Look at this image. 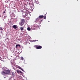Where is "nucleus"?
<instances>
[{
    "label": "nucleus",
    "instance_id": "1",
    "mask_svg": "<svg viewBox=\"0 0 80 80\" xmlns=\"http://www.w3.org/2000/svg\"><path fill=\"white\" fill-rule=\"evenodd\" d=\"M25 23V19H21V22L19 23V25L21 26H23V24H24V23Z\"/></svg>",
    "mask_w": 80,
    "mask_h": 80
},
{
    "label": "nucleus",
    "instance_id": "2",
    "mask_svg": "<svg viewBox=\"0 0 80 80\" xmlns=\"http://www.w3.org/2000/svg\"><path fill=\"white\" fill-rule=\"evenodd\" d=\"M22 17H23V18H25V17H27V15L25 13V12H24L23 11H22Z\"/></svg>",
    "mask_w": 80,
    "mask_h": 80
},
{
    "label": "nucleus",
    "instance_id": "3",
    "mask_svg": "<svg viewBox=\"0 0 80 80\" xmlns=\"http://www.w3.org/2000/svg\"><path fill=\"white\" fill-rule=\"evenodd\" d=\"M5 72L6 75H9L10 73V71L9 70H6Z\"/></svg>",
    "mask_w": 80,
    "mask_h": 80
},
{
    "label": "nucleus",
    "instance_id": "4",
    "mask_svg": "<svg viewBox=\"0 0 80 80\" xmlns=\"http://www.w3.org/2000/svg\"><path fill=\"white\" fill-rule=\"evenodd\" d=\"M1 74H2V75H6V71H2L1 72Z\"/></svg>",
    "mask_w": 80,
    "mask_h": 80
},
{
    "label": "nucleus",
    "instance_id": "5",
    "mask_svg": "<svg viewBox=\"0 0 80 80\" xmlns=\"http://www.w3.org/2000/svg\"><path fill=\"white\" fill-rule=\"evenodd\" d=\"M42 46H37L36 48L37 49H41L42 48Z\"/></svg>",
    "mask_w": 80,
    "mask_h": 80
},
{
    "label": "nucleus",
    "instance_id": "6",
    "mask_svg": "<svg viewBox=\"0 0 80 80\" xmlns=\"http://www.w3.org/2000/svg\"><path fill=\"white\" fill-rule=\"evenodd\" d=\"M40 22V19L39 18V17L37 18L36 19V22Z\"/></svg>",
    "mask_w": 80,
    "mask_h": 80
},
{
    "label": "nucleus",
    "instance_id": "7",
    "mask_svg": "<svg viewBox=\"0 0 80 80\" xmlns=\"http://www.w3.org/2000/svg\"><path fill=\"white\" fill-rule=\"evenodd\" d=\"M20 30H21V31L23 32V31L24 30H25V29L21 27L20 28Z\"/></svg>",
    "mask_w": 80,
    "mask_h": 80
},
{
    "label": "nucleus",
    "instance_id": "8",
    "mask_svg": "<svg viewBox=\"0 0 80 80\" xmlns=\"http://www.w3.org/2000/svg\"><path fill=\"white\" fill-rule=\"evenodd\" d=\"M13 28H14V29H16L17 28V25H14L13 26H12Z\"/></svg>",
    "mask_w": 80,
    "mask_h": 80
},
{
    "label": "nucleus",
    "instance_id": "9",
    "mask_svg": "<svg viewBox=\"0 0 80 80\" xmlns=\"http://www.w3.org/2000/svg\"><path fill=\"white\" fill-rule=\"evenodd\" d=\"M43 17H44V16L43 15H41L39 17V18L40 19L42 18H43Z\"/></svg>",
    "mask_w": 80,
    "mask_h": 80
},
{
    "label": "nucleus",
    "instance_id": "10",
    "mask_svg": "<svg viewBox=\"0 0 80 80\" xmlns=\"http://www.w3.org/2000/svg\"><path fill=\"white\" fill-rule=\"evenodd\" d=\"M20 47V45H19V44H17L16 45V48H17V47Z\"/></svg>",
    "mask_w": 80,
    "mask_h": 80
},
{
    "label": "nucleus",
    "instance_id": "11",
    "mask_svg": "<svg viewBox=\"0 0 80 80\" xmlns=\"http://www.w3.org/2000/svg\"><path fill=\"white\" fill-rule=\"evenodd\" d=\"M27 30H28V31H30V30H31V28H30L28 27V28H27Z\"/></svg>",
    "mask_w": 80,
    "mask_h": 80
},
{
    "label": "nucleus",
    "instance_id": "12",
    "mask_svg": "<svg viewBox=\"0 0 80 80\" xmlns=\"http://www.w3.org/2000/svg\"><path fill=\"white\" fill-rule=\"evenodd\" d=\"M33 28H37V27H36V26H33Z\"/></svg>",
    "mask_w": 80,
    "mask_h": 80
},
{
    "label": "nucleus",
    "instance_id": "13",
    "mask_svg": "<svg viewBox=\"0 0 80 80\" xmlns=\"http://www.w3.org/2000/svg\"><path fill=\"white\" fill-rule=\"evenodd\" d=\"M18 68H19V69H20L21 68V67L19 66H18L17 67Z\"/></svg>",
    "mask_w": 80,
    "mask_h": 80
},
{
    "label": "nucleus",
    "instance_id": "14",
    "mask_svg": "<svg viewBox=\"0 0 80 80\" xmlns=\"http://www.w3.org/2000/svg\"><path fill=\"white\" fill-rule=\"evenodd\" d=\"M0 30H1L2 31H3V29H2V28H0Z\"/></svg>",
    "mask_w": 80,
    "mask_h": 80
},
{
    "label": "nucleus",
    "instance_id": "15",
    "mask_svg": "<svg viewBox=\"0 0 80 80\" xmlns=\"http://www.w3.org/2000/svg\"><path fill=\"white\" fill-rule=\"evenodd\" d=\"M12 75L13 77H14L15 76V75L14 74V73L13 72H12Z\"/></svg>",
    "mask_w": 80,
    "mask_h": 80
},
{
    "label": "nucleus",
    "instance_id": "16",
    "mask_svg": "<svg viewBox=\"0 0 80 80\" xmlns=\"http://www.w3.org/2000/svg\"><path fill=\"white\" fill-rule=\"evenodd\" d=\"M7 16H4V19H5V18H7Z\"/></svg>",
    "mask_w": 80,
    "mask_h": 80
},
{
    "label": "nucleus",
    "instance_id": "17",
    "mask_svg": "<svg viewBox=\"0 0 80 80\" xmlns=\"http://www.w3.org/2000/svg\"><path fill=\"white\" fill-rule=\"evenodd\" d=\"M21 60H23V57H21Z\"/></svg>",
    "mask_w": 80,
    "mask_h": 80
},
{
    "label": "nucleus",
    "instance_id": "18",
    "mask_svg": "<svg viewBox=\"0 0 80 80\" xmlns=\"http://www.w3.org/2000/svg\"><path fill=\"white\" fill-rule=\"evenodd\" d=\"M20 69L22 71H23V72H24V70H23V68H22Z\"/></svg>",
    "mask_w": 80,
    "mask_h": 80
},
{
    "label": "nucleus",
    "instance_id": "19",
    "mask_svg": "<svg viewBox=\"0 0 80 80\" xmlns=\"http://www.w3.org/2000/svg\"><path fill=\"white\" fill-rule=\"evenodd\" d=\"M36 3L37 4H38V3H39V2H36Z\"/></svg>",
    "mask_w": 80,
    "mask_h": 80
},
{
    "label": "nucleus",
    "instance_id": "20",
    "mask_svg": "<svg viewBox=\"0 0 80 80\" xmlns=\"http://www.w3.org/2000/svg\"><path fill=\"white\" fill-rule=\"evenodd\" d=\"M17 73H19V71H18V70H17Z\"/></svg>",
    "mask_w": 80,
    "mask_h": 80
},
{
    "label": "nucleus",
    "instance_id": "21",
    "mask_svg": "<svg viewBox=\"0 0 80 80\" xmlns=\"http://www.w3.org/2000/svg\"><path fill=\"white\" fill-rule=\"evenodd\" d=\"M36 41H38V40H34L33 42H36Z\"/></svg>",
    "mask_w": 80,
    "mask_h": 80
},
{
    "label": "nucleus",
    "instance_id": "22",
    "mask_svg": "<svg viewBox=\"0 0 80 80\" xmlns=\"http://www.w3.org/2000/svg\"><path fill=\"white\" fill-rule=\"evenodd\" d=\"M20 73H22V72L21 71H20Z\"/></svg>",
    "mask_w": 80,
    "mask_h": 80
},
{
    "label": "nucleus",
    "instance_id": "23",
    "mask_svg": "<svg viewBox=\"0 0 80 80\" xmlns=\"http://www.w3.org/2000/svg\"><path fill=\"white\" fill-rule=\"evenodd\" d=\"M5 13V11H4L3 13V14H4V13Z\"/></svg>",
    "mask_w": 80,
    "mask_h": 80
},
{
    "label": "nucleus",
    "instance_id": "24",
    "mask_svg": "<svg viewBox=\"0 0 80 80\" xmlns=\"http://www.w3.org/2000/svg\"><path fill=\"white\" fill-rule=\"evenodd\" d=\"M44 19H45V16H44Z\"/></svg>",
    "mask_w": 80,
    "mask_h": 80
},
{
    "label": "nucleus",
    "instance_id": "25",
    "mask_svg": "<svg viewBox=\"0 0 80 80\" xmlns=\"http://www.w3.org/2000/svg\"><path fill=\"white\" fill-rule=\"evenodd\" d=\"M14 80H16V79H14Z\"/></svg>",
    "mask_w": 80,
    "mask_h": 80
},
{
    "label": "nucleus",
    "instance_id": "26",
    "mask_svg": "<svg viewBox=\"0 0 80 80\" xmlns=\"http://www.w3.org/2000/svg\"><path fill=\"white\" fill-rule=\"evenodd\" d=\"M23 28H24V27H23Z\"/></svg>",
    "mask_w": 80,
    "mask_h": 80
},
{
    "label": "nucleus",
    "instance_id": "27",
    "mask_svg": "<svg viewBox=\"0 0 80 80\" xmlns=\"http://www.w3.org/2000/svg\"><path fill=\"white\" fill-rule=\"evenodd\" d=\"M11 78H11L10 79H11Z\"/></svg>",
    "mask_w": 80,
    "mask_h": 80
}]
</instances>
